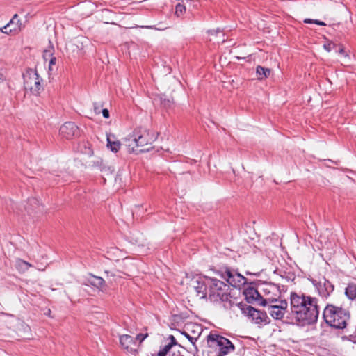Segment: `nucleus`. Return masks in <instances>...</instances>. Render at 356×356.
Listing matches in <instances>:
<instances>
[{
  "label": "nucleus",
  "instance_id": "1",
  "mask_svg": "<svg viewBox=\"0 0 356 356\" xmlns=\"http://www.w3.org/2000/svg\"><path fill=\"white\" fill-rule=\"evenodd\" d=\"M290 309V314H287V322L296 323L300 326L310 325L317 322L319 307L316 298L291 292Z\"/></svg>",
  "mask_w": 356,
  "mask_h": 356
},
{
  "label": "nucleus",
  "instance_id": "2",
  "mask_svg": "<svg viewBox=\"0 0 356 356\" xmlns=\"http://www.w3.org/2000/svg\"><path fill=\"white\" fill-rule=\"evenodd\" d=\"M194 289L200 298H208L213 302H220L225 309H231L234 302L231 300L229 286L216 277H199Z\"/></svg>",
  "mask_w": 356,
  "mask_h": 356
},
{
  "label": "nucleus",
  "instance_id": "3",
  "mask_svg": "<svg viewBox=\"0 0 356 356\" xmlns=\"http://www.w3.org/2000/svg\"><path fill=\"white\" fill-rule=\"evenodd\" d=\"M323 318L330 327L342 330L346 327L350 314L348 309L341 306L327 304L323 310Z\"/></svg>",
  "mask_w": 356,
  "mask_h": 356
},
{
  "label": "nucleus",
  "instance_id": "4",
  "mask_svg": "<svg viewBox=\"0 0 356 356\" xmlns=\"http://www.w3.org/2000/svg\"><path fill=\"white\" fill-rule=\"evenodd\" d=\"M208 356H225L236 349L233 343L226 337L216 333H210L207 337Z\"/></svg>",
  "mask_w": 356,
  "mask_h": 356
},
{
  "label": "nucleus",
  "instance_id": "5",
  "mask_svg": "<svg viewBox=\"0 0 356 356\" xmlns=\"http://www.w3.org/2000/svg\"><path fill=\"white\" fill-rule=\"evenodd\" d=\"M24 87L26 91L29 90L33 95H38L43 90L41 84L42 78L35 70L29 68L23 74Z\"/></svg>",
  "mask_w": 356,
  "mask_h": 356
},
{
  "label": "nucleus",
  "instance_id": "6",
  "mask_svg": "<svg viewBox=\"0 0 356 356\" xmlns=\"http://www.w3.org/2000/svg\"><path fill=\"white\" fill-rule=\"evenodd\" d=\"M216 273L221 278L225 279L229 286L234 288H240L246 283L247 280L244 276L227 266L221 268L216 271Z\"/></svg>",
  "mask_w": 356,
  "mask_h": 356
},
{
  "label": "nucleus",
  "instance_id": "7",
  "mask_svg": "<svg viewBox=\"0 0 356 356\" xmlns=\"http://www.w3.org/2000/svg\"><path fill=\"white\" fill-rule=\"evenodd\" d=\"M242 313L250 318L256 323H268V317L265 312L255 309L254 307L243 302L236 303Z\"/></svg>",
  "mask_w": 356,
  "mask_h": 356
},
{
  "label": "nucleus",
  "instance_id": "8",
  "mask_svg": "<svg viewBox=\"0 0 356 356\" xmlns=\"http://www.w3.org/2000/svg\"><path fill=\"white\" fill-rule=\"evenodd\" d=\"M288 302L286 300H280L279 305H270L268 307V312L270 316L276 320H282L283 322L289 324H293L286 321L288 311Z\"/></svg>",
  "mask_w": 356,
  "mask_h": 356
},
{
  "label": "nucleus",
  "instance_id": "9",
  "mask_svg": "<svg viewBox=\"0 0 356 356\" xmlns=\"http://www.w3.org/2000/svg\"><path fill=\"white\" fill-rule=\"evenodd\" d=\"M60 135L67 140L78 137L80 135V130L77 125L73 122H67L63 124L59 130Z\"/></svg>",
  "mask_w": 356,
  "mask_h": 356
},
{
  "label": "nucleus",
  "instance_id": "10",
  "mask_svg": "<svg viewBox=\"0 0 356 356\" xmlns=\"http://www.w3.org/2000/svg\"><path fill=\"white\" fill-rule=\"evenodd\" d=\"M312 282L322 298H327L334 291V285L324 277L321 278L318 282H316L315 280H313Z\"/></svg>",
  "mask_w": 356,
  "mask_h": 356
},
{
  "label": "nucleus",
  "instance_id": "11",
  "mask_svg": "<svg viewBox=\"0 0 356 356\" xmlns=\"http://www.w3.org/2000/svg\"><path fill=\"white\" fill-rule=\"evenodd\" d=\"M22 28V24L19 19L17 14H15L8 23L3 27L0 29V31L7 35L18 33Z\"/></svg>",
  "mask_w": 356,
  "mask_h": 356
},
{
  "label": "nucleus",
  "instance_id": "12",
  "mask_svg": "<svg viewBox=\"0 0 356 356\" xmlns=\"http://www.w3.org/2000/svg\"><path fill=\"white\" fill-rule=\"evenodd\" d=\"M120 343L121 346L129 353L136 351L137 345L134 337L128 334L122 335L120 337Z\"/></svg>",
  "mask_w": 356,
  "mask_h": 356
},
{
  "label": "nucleus",
  "instance_id": "13",
  "mask_svg": "<svg viewBox=\"0 0 356 356\" xmlns=\"http://www.w3.org/2000/svg\"><path fill=\"white\" fill-rule=\"evenodd\" d=\"M129 141L134 143L138 147H144L151 144L150 140L148 138V134L145 133L140 135L134 133L133 136H129Z\"/></svg>",
  "mask_w": 356,
  "mask_h": 356
},
{
  "label": "nucleus",
  "instance_id": "14",
  "mask_svg": "<svg viewBox=\"0 0 356 356\" xmlns=\"http://www.w3.org/2000/svg\"><path fill=\"white\" fill-rule=\"evenodd\" d=\"M243 294L245 296V298L248 303L253 304L257 301L259 300V298H261V296L258 292V291L252 286H249L246 289L244 290Z\"/></svg>",
  "mask_w": 356,
  "mask_h": 356
},
{
  "label": "nucleus",
  "instance_id": "15",
  "mask_svg": "<svg viewBox=\"0 0 356 356\" xmlns=\"http://www.w3.org/2000/svg\"><path fill=\"white\" fill-rule=\"evenodd\" d=\"M89 166L99 170L101 172H104L107 173L111 172L112 170L110 167L106 166L101 158H95L92 161H90L89 163Z\"/></svg>",
  "mask_w": 356,
  "mask_h": 356
},
{
  "label": "nucleus",
  "instance_id": "16",
  "mask_svg": "<svg viewBox=\"0 0 356 356\" xmlns=\"http://www.w3.org/2000/svg\"><path fill=\"white\" fill-rule=\"evenodd\" d=\"M107 147L113 152H118L120 148L121 143L119 140L115 139L113 134H107Z\"/></svg>",
  "mask_w": 356,
  "mask_h": 356
},
{
  "label": "nucleus",
  "instance_id": "17",
  "mask_svg": "<svg viewBox=\"0 0 356 356\" xmlns=\"http://www.w3.org/2000/svg\"><path fill=\"white\" fill-rule=\"evenodd\" d=\"M154 101L156 102H159L161 106L165 109L171 108L174 104L173 99L165 95H159L158 97L154 99Z\"/></svg>",
  "mask_w": 356,
  "mask_h": 356
},
{
  "label": "nucleus",
  "instance_id": "18",
  "mask_svg": "<svg viewBox=\"0 0 356 356\" xmlns=\"http://www.w3.org/2000/svg\"><path fill=\"white\" fill-rule=\"evenodd\" d=\"M345 295L351 300L356 298V280L350 282L345 289Z\"/></svg>",
  "mask_w": 356,
  "mask_h": 356
},
{
  "label": "nucleus",
  "instance_id": "19",
  "mask_svg": "<svg viewBox=\"0 0 356 356\" xmlns=\"http://www.w3.org/2000/svg\"><path fill=\"white\" fill-rule=\"evenodd\" d=\"M88 282L91 285L97 289H102L105 286V280L102 277L92 274L90 275Z\"/></svg>",
  "mask_w": 356,
  "mask_h": 356
},
{
  "label": "nucleus",
  "instance_id": "20",
  "mask_svg": "<svg viewBox=\"0 0 356 356\" xmlns=\"http://www.w3.org/2000/svg\"><path fill=\"white\" fill-rule=\"evenodd\" d=\"M171 345L166 344L163 347H161L159 351L156 356H182L178 352L177 353H173L171 355Z\"/></svg>",
  "mask_w": 356,
  "mask_h": 356
},
{
  "label": "nucleus",
  "instance_id": "21",
  "mask_svg": "<svg viewBox=\"0 0 356 356\" xmlns=\"http://www.w3.org/2000/svg\"><path fill=\"white\" fill-rule=\"evenodd\" d=\"M256 73L257 76V79L259 80H263L265 78H267L270 74V70L269 68H266L262 66H257L256 69Z\"/></svg>",
  "mask_w": 356,
  "mask_h": 356
},
{
  "label": "nucleus",
  "instance_id": "22",
  "mask_svg": "<svg viewBox=\"0 0 356 356\" xmlns=\"http://www.w3.org/2000/svg\"><path fill=\"white\" fill-rule=\"evenodd\" d=\"M39 200L35 197H31L28 200L27 204L25 206V209L29 212V211L35 210L39 208Z\"/></svg>",
  "mask_w": 356,
  "mask_h": 356
},
{
  "label": "nucleus",
  "instance_id": "23",
  "mask_svg": "<svg viewBox=\"0 0 356 356\" xmlns=\"http://www.w3.org/2000/svg\"><path fill=\"white\" fill-rule=\"evenodd\" d=\"M31 265L22 259H18L16 261V267L20 272H25L29 270Z\"/></svg>",
  "mask_w": 356,
  "mask_h": 356
},
{
  "label": "nucleus",
  "instance_id": "24",
  "mask_svg": "<svg viewBox=\"0 0 356 356\" xmlns=\"http://www.w3.org/2000/svg\"><path fill=\"white\" fill-rule=\"evenodd\" d=\"M126 141L128 143L126 145L128 147V149L130 152H144L149 150V147L138 149V147L136 146L134 143L129 141V137L126 138Z\"/></svg>",
  "mask_w": 356,
  "mask_h": 356
},
{
  "label": "nucleus",
  "instance_id": "25",
  "mask_svg": "<svg viewBox=\"0 0 356 356\" xmlns=\"http://www.w3.org/2000/svg\"><path fill=\"white\" fill-rule=\"evenodd\" d=\"M181 334L186 337L188 341L195 346V342L197 341L200 334V332H198L197 335L196 337H192L186 331H183L181 332Z\"/></svg>",
  "mask_w": 356,
  "mask_h": 356
},
{
  "label": "nucleus",
  "instance_id": "26",
  "mask_svg": "<svg viewBox=\"0 0 356 356\" xmlns=\"http://www.w3.org/2000/svg\"><path fill=\"white\" fill-rule=\"evenodd\" d=\"M186 12V6L184 4L178 3L175 6V15L180 17Z\"/></svg>",
  "mask_w": 356,
  "mask_h": 356
},
{
  "label": "nucleus",
  "instance_id": "27",
  "mask_svg": "<svg viewBox=\"0 0 356 356\" xmlns=\"http://www.w3.org/2000/svg\"><path fill=\"white\" fill-rule=\"evenodd\" d=\"M258 302V304L259 305H261V306H266L268 305V302H277V300L276 298H268V299H264L263 298V297L261 296V298H259V300L257 301Z\"/></svg>",
  "mask_w": 356,
  "mask_h": 356
},
{
  "label": "nucleus",
  "instance_id": "28",
  "mask_svg": "<svg viewBox=\"0 0 356 356\" xmlns=\"http://www.w3.org/2000/svg\"><path fill=\"white\" fill-rule=\"evenodd\" d=\"M47 54H49V55L50 56H51V59H50V61H49V70H51V66L53 65H55L56 63V57L54 56H52V53L51 52V51H44V56H46L47 55Z\"/></svg>",
  "mask_w": 356,
  "mask_h": 356
},
{
  "label": "nucleus",
  "instance_id": "29",
  "mask_svg": "<svg viewBox=\"0 0 356 356\" xmlns=\"http://www.w3.org/2000/svg\"><path fill=\"white\" fill-rule=\"evenodd\" d=\"M148 336V334L147 333H145V334H137V336L136 337V338H134V339L136 340V344L137 345V342L139 341V343H142Z\"/></svg>",
  "mask_w": 356,
  "mask_h": 356
},
{
  "label": "nucleus",
  "instance_id": "30",
  "mask_svg": "<svg viewBox=\"0 0 356 356\" xmlns=\"http://www.w3.org/2000/svg\"><path fill=\"white\" fill-rule=\"evenodd\" d=\"M324 49H326L328 52L331 51L332 49L337 48V45L334 43H329L327 44H324Z\"/></svg>",
  "mask_w": 356,
  "mask_h": 356
},
{
  "label": "nucleus",
  "instance_id": "31",
  "mask_svg": "<svg viewBox=\"0 0 356 356\" xmlns=\"http://www.w3.org/2000/svg\"><path fill=\"white\" fill-rule=\"evenodd\" d=\"M93 106H94V111H95V113L96 114H99L100 113V108L102 107V104L97 103V102H95L93 104Z\"/></svg>",
  "mask_w": 356,
  "mask_h": 356
},
{
  "label": "nucleus",
  "instance_id": "32",
  "mask_svg": "<svg viewBox=\"0 0 356 356\" xmlns=\"http://www.w3.org/2000/svg\"><path fill=\"white\" fill-rule=\"evenodd\" d=\"M169 339H170V342L168 343V345H171V347L177 344L176 339L173 335H170Z\"/></svg>",
  "mask_w": 356,
  "mask_h": 356
},
{
  "label": "nucleus",
  "instance_id": "33",
  "mask_svg": "<svg viewBox=\"0 0 356 356\" xmlns=\"http://www.w3.org/2000/svg\"><path fill=\"white\" fill-rule=\"evenodd\" d=\"M336 51L339 52V54L341 55L348 56V55L345 52L344 48L342 46L339 47L338 49H336Z\"/></svg>",
  "mask_w": 356,
  "mask_h": 356
},
{
  "label": "nucleus",
  "instance_id": "34",
  "mask_svg": "<svg viewBox=\"0 0 356 356\" xmlns=\"http://www.w3.org/2000/svg\"><path fill=\"white\" fill-rule=\"evenodd\" d=\"M102 115L104 118H109V111L107 108H104L102 111Z\"/></svg>",
  "mask_w": 356,
  "mask_h": 356
},
{
  "label": "nucleus",
  "instance_id": "35",
  "mask_svg": "<svg viewBox=\"0 0 356 356\" xmlns=\"http://www.w3.org/2000/svg\"><path fill=\"white\" fill-rule=\"evenodd\" d=\"M314 24H316L319 26H325V23L318 19H314Z\"/></svg>",
  "mask_w": 356,
  "mask_h": 356
},
{
  "label": "nucleus",
  "instance_id": "36",
  "mask_svg": "<svg viewBox=\"0 0 356 356\" xmlns=\"http://www.w3.org/2000/svg\"><path fill=\"white\" fill-rule=\"evenodd\" d=\"M348 339L351 341H353V343H356V336L355 335H350L348 337Z\"/></svg>",
  "mask_w": 356,
  "mask_h": 356
},
{
  "label": "nucleus",
  "instance_id": "37",
  "mask_svg": "<svg viewBox=\"0 0 356 356\" xmlns=\"http://www.w3.org/2000/svg\"><path fill=\"white\" fill-rule=\"evenodd\" d=\"M218 32H220V31L219 29H216V30H210L209 31V33L211 35H213V34H216Z\"/></svg>",
  "mask_w": 356,
  "mask_h": 356
},
{
  "label": "nucleus",
  "instance_id": "38",
  "mask_svg": "<svg viewBox=\"0 0 356 356\" xmlns=\"http://www.w3.org/2000/svg\"><path fill=\"white\" fill-rule=\"evenodd\" d=\"M304 22L306 23V24H312V23H314V19H305L304 20Z\"/></svg>",
  "mask_w": 356,
  "mask_h": 356
},
{
  "label": "nucleus",
  "instance_id": "39",
  "mask_svg": "<svg viewBox=\"0 0 356 356\" xmlns=\"http://www.w3.org/2000/svg\"><path fill=\"white\" fill-rule=\"evenodd\" d=\"M270 286L273 289H276L277 291H279L278 286L276 284H270Z\"/></svg>",
  "mask_w": 356,
  "mask_h": 356
},
{
  "label": "nucleus",
  "instance_id": "40",
  "mask_svg": "<svg viewBox=\"0 0 356 356\" xmlns=\"http://www.w3.org/2000/svg\"><path fill=\"white\" fill-rule=\"evenodd\" d=\"M105 273H106V274H107V275H108V274L110 273V272H109V271H108V270H106V271H105Z\"/></svg>",
  "mask_w": 356,
  "mask_h": 356
},
{
  "label": "nucleus",
  "instance_id": "41",
  "mask_svg": "<svg viewBox=\"0 0 356 356\" xmlns=\"http://www.w3.org/2000/svg\"><path fill=\"white\" fill-rule=\"evenodd\" d=\"M195 326L198 330H201V328H200L199 326H197V325H195Z\"/></svg>",
  "mask_w": 356,
  "mask_h": 356
},
{
  "label": "nucleus",
  "instance_id": "42",
  "mask_svg": "<svg viewBox=\"0 0 356 356\" xmlns=\"http://www.w3.org/2000/svg\"><path fill=\"white\" fill-rule=\"evenodd\" d=\"M147 28H149V29H152V26H146Z\"/></svg>",
  "mask_w": 356,
  "mask_h": 356
},
{
  "label": "nucleus",
  "instance_id": "43",
  "mask_svg": "<svg viewBox=\"0 0 356 356\" xmlns=\"http://www.w3.org/2000/svg\"><path fill=\"white\" fill-rule=\"evenodd\" d=\"M50 312H51V310L49 309V312H47V314H49Z\"/></svg>",
  "mask_w": 356,
  "mask_h": 356
},
{
  "label": "nucleus",
  "instance_id": "44",
  "mask_svg": "<svg viewBox=\"0 0 356 356\" xmlns=\"http://www.w3.org/2000/svg\"><path fill=\"white\" fill-rule=\"evenodd\" d=\"M50 312H51V310L49 309V312H47V314H49Z\"/></svg>",
  "mask_w": 356,
  "mask_h": 356
}]
</instances>
